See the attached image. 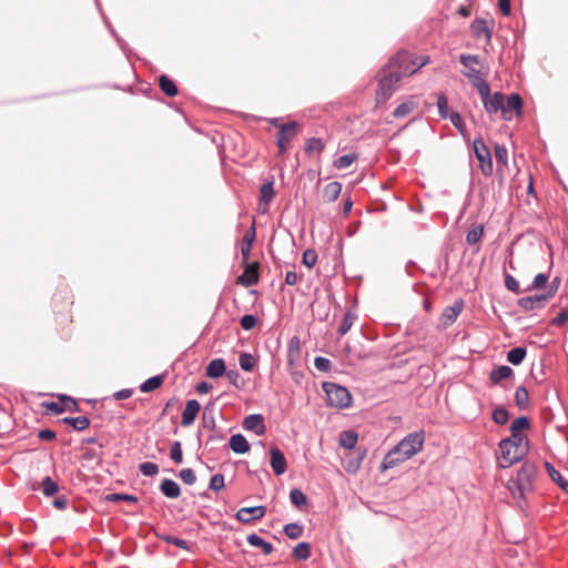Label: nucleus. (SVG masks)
I'll list each match as a JSON object with an SVG mask.
<instances>
[{"instance_id": "f257e3e1", "label": "nucleus", "mask_w": 568, "mask_h": 568, "mask_svg": "<svg viewBox=\"0 0 568 568\" xmlns=\"http://www.w3.org/2000/svg\"><path fill=\"white\" fill-rule=\"evenodd\" d=\"M430 61L428 55H415L408 51L397 52L387 63L389 68L396 70L400 78L416 73L420 68Z\"/></svg>"}, {"instance_id": "5fc2aeb1", "label": "nucleus", "mask_w": 568, "mask_h": 568, "mask_svg": "<svg viewBox=\"0 0 568 568\" xmlns=\"http://www.w3.org/2000/svg\"><path fill=\"white\" fill-rule=\"evenodd\" d=\"M354 320H355V316L351 312H347L338 327V333L341 335H345L351 329V327L354 323Z\"/></svg>"}, {"instance_id": "8fccbe9b", "label": "nucleus", "mask_w": 568, "mask_h": 568, "mask_svg": "<svg viewBox=\"0 0 568 568\" xmlns=\"http://www.w3.org/2000/svg\"><path fill=\"white\" fill-rule=\"evenodd\" d=\"M240 366L245 372H251L254 368L255 359L248 353H243L239 358Z\"/></svg>"}, {"instance_id": "1a4fd4ad", "label": "nucleus", "mask_w": 568, "mask_h": 568, "mask_svg": "<svg viewBox=\"0 0 568 568\" xmlns=\"http://www.w3.org/2000/svg\"><path fill=\"white\" fill-rule=\"evenodd\" d=\"M424 434L422 432H415L408 434L397 444V450L404 454V457L409 459L418 452L422 450L424 444Z\"/></svg>"}, {"instance_id": "864d4df0", "label": "nucleus", "mask_w": 568, "mask_h": 568, "mask_svg": "<svg viewBox=\"0 0 568 568\" xmlns=\"http://www.w3.org/2000/svg\"><path fill=\"white\" fill-rule=\"evenodd\" d=\"M508 419H509V414H508L507 409H505L504 407H497L493 412V420L496 424L504 425L508 422Z\"/></svg>"}, {"instance_id": "c9c22d12", "label": "nucleus", "mask_w": 568, "mask_h": 568, "mask_svg": "<svg viewBox=\"0 0 568 568\" xmlns=\"http://www.w3.org/2000/svg\"><path fill=\"white\" fill-rule=\"evenodd\" d=\"M159 85H160V89L168 97L172 98L178 94V88H176L175 83L165 74H163L159 78Z\"/></svg>"}, {"instance_id": "bb28decb", "label": "nucleus", "mask_w": 568, "mask_h": 568, "mask_svg": "<svg viewBox=\"0 0 568 568\" xmlns=\"http://www.w3.org/2000/svg\"><path fill=\"white\" fill-rule=\"evenodd\" d=\"M417 108V102L414 97H410L406 101L402 102L393 112V116L396 119H403L408 116Z\"/></svg>"}, {"instance_id": "5701e85b", "label": "nucleus", "mask_w": 568, "mask_h": 568, "mask_svg": "<svg viewBox=\"0 0 568 568\" xmlns=\"http://www.w3.org/2000/svg\"><path fill=\"white\" fill-rule=\"evenodd\" d=\"M274 195L273 182L263 183L260 189V210L263 213L267 211L268 204L274 199Z\"/></svg>"}, {"instance_id": "de8ad7c7", "label": "nucleus", "mask_w": 568, "mask_h": 568, "mask_svg": "<svg viewBox=\"0 0 568 568\" xmlns=\"http://www.w3.org/2000/svg\"><path fill=\"white\" fill-rule=\"evenodd\" d=\"M41 488L45 496H52L59 490L58 484L51 477L43 478Z\"/></svg>"}, {"instance_id": "79ce46f5", "label": "nucleus", "mask_w": 568, "mask_h": 568, "mask_svg": "<svg viewBox=\"0 0 568 568\" xmlns=\"http://www.w3.org/2000/svg\"><path fill=\"white\" fill-rule=\"evenodd\" d=\"M293 557L298 560H306L311 555V547L307 542H300L293 548Z\"/></svg>"}, {"instance_id": "052dcab7", "label": "nucleus", "mask_w": 568, "mask_h": 568, "mask_svg": "<svg viewBox=\"0 0 568 568\" xmlns=\"http://www.w3.org/2000/svg\"><path fill=\"white\" fill-rule=\"evenodd\" d=\"M224 476L222 474H215L211 477L210 489L220 491L224 488Z\"/></svg>"}, {"instance_id": "69168bd1", "label": "nucleus", "mask_w": 568, "mask_h": 568, "mask_svg": "<svg viewBox=\"0 0 568 568\" xmlns=\"http://www.w3.org/2000/svg\"><path fill=\"white\" fill-rule=\"evenodd\" d=\"M256 322H257V320L255 316L247 314V315L242 316L240 323H241V326L243 329L250 331L256 325Z\"/></svg>"}, {"instance_id": "603ef678", "label": "nucleus", "mask_w": 568, "mask_h": 568, "mask_svg": "<svg viewBox=\"0 0 568 568\" xmlns=\"http://www.w3.org/2000/svg\"><path fill=\"white\" fill-rule=\"evenodd\" d=\"M170 457L175 464H181L183 460L182 445L180 442H174L170 448Z\"/></svg>"}, {"instance_id": "c03bdc74", "label": "nucleus", "mask_w": 568, "mask_h": 568, "mask_svg": "<svg viewBox=\"0 0 568 568\" xmlns=\"http://www.w3.org/2000/svg\"><path fill=\"white\" fill-rule=\"evenodd\" d=\"M515 403L519 408H526L528 406L529 395L524 386L517 387L515 392Z\"/></svg>"}, {"instance_id": "a211bd4d", "label": "nucleus", "mask_w": 568, "mask_h": 568, "mask_svg": "<svg viewBox=\"0 0 568 568\" xmlns=\"http://www.w3.org/2000/svg\"><path fill=\"white\" fill-rule=\"evenodd\" d=\"M201 409V405L197 400L191 399L186 402L185 408L182 413L181 424L186 427L194 423L199 412Z\"/></svg>"}, {"instance_id": "cd10ccee", "label": "nucleus", "mask_w": 568, "mask_h": 568, "mask_svg": "<svg viewBox=\"0 0 568 568\" xmlns=\"http://www.w3.org/2000/svg\"><path fill=\"white\" fill-rule=\"evenodd\" d=\"M254 240H255V225L253 224L252 227L243 236V243L241 246V254H242L243 262H246L248 260Z\"/></svg>"}, {"instance_id": "13d9d810", "label": "nucleus", "mask_w": 568, "mask_h": 568, "mask_svg": "<svg viewBox=\"0 0 568 568\" xmlns=\"http://www.w3.org/2000/svg\"><path fill=\"white\" fill-rule=\"evenodd\" d=\"M317 262V254L314 250H306L303 253L302 263L308 267L312 268Z\"/></svg>"}, {"instance_id": "e2e57ef3", "label": "nucleus", "mask_w": 568, "mask_h": 568, "mask_svg": "<svg viewBox=\"0 0 568 568\" xmlns=\"http://www.w3.org/2000/svg\"><path fill=\"white\" fill-rule=\"evenodd\" d=\"M447 118H449L453 125L462 133H465V124L463 119L458 112H452Z\"/></svg>"}, {"instance_id": "6ab92c4d", "label": "nucleus", "mask_w": 568, "mask_h": 568, "mask_svg": "<svg viewBox=\"0 0 568 568\" xmlns=\"http://www.w3.org/2000/svg\"><path fill=\"white\" fill-rule=\"evenodd\" d=\"M243 427L261 436L265 433L264 418L261 414H252L244 418Z\"/></svg>"}, {"instance_id": "0eeeda50", "label": "nucleus", "mask_w": 568, "mask_h": 568, "mask_svg": "<svg viewBox=\"0 0 568 568\" xmlns=\"http://www.w3.org/2000/svg\"><path fill=\"white\" fill-rule=\"evenodd\" d=\"M500 466L508 468L519 462L527 453L526 446L515 445L509 439H503L499 444Z\"/></svg>"}, {"instance_id": "393cba45", "label": "nucleus", "mask_w": 568, "mask_h": 568, "mask_svg": "<svg viewBox=\"0 0 568 568\" xmlns=\"http://www.w3.org/2000/svg\"><path fill=\"white\" fill-rule=\"evenodd\" d=\"M342 192V184L337 181L329 182L326 184L322 192V200L325 203H332L336 201Z\"/></svg>"}, {"instance_id": "4be33fe9", "label": "nucleus", "mask_w": 568, "mask_h": 568, "mask_svg": "<svg viewBox=\"0 0 568 568\" xmlns=\"http://www.w3.org/2000/svg\"><path fill=\"white\" fill-rule=\"evenodd\" d=\"M407 460L406 457H404V454L397 450V445L387 453L384 460L381 464V470L385 471L387 469H390L395 466H397L400 463H404Z\"/></svg>"}, {"instance_id": "412c9836", "label": "nucleus", "mask_w": 568, "mask_h": 568, "mask_svg": "<svg viewBox=\"0 0 568 568\" xmlns=\"http://www.w3.org/2000/svg\"><path fill=\"white\" fill-rule=\"evenodd\" d=\"M270 453H271V467H272L273 471L275 473V475L280 476V475L284 474L286 471V467H287L284 454L275 446L271 448Z\"/></svg>"}, {"instance_id": "680f3d73", "label": "nucleus", "mask_w": 568, "mask_h": 568, "mask_svg": "<svg viewBox=\"0 0 568 568\" xmlns=\"http://www.w3.org/2000/svg\"><path fill=\"white\" fill-rule=\"evenodd\" d=\"M60 400L62 402V405L64 407V410L69 412H79V405L75 399L68 397V396H60Z\"/></svg>"}, {"instance_id": "9d476101", "label": "nucleus", "mask_w": 568, "mask_h": 568, "mask_svg": "<svg viewBox=\"0 0 568 568\" xmlns=\"http://www.w3.org/2000/svg\"><path fill=\"white\" fill-rule=\"evenodd\" d=\"M474 151L483 174L487 176L490 175L493 173L491 154L483 139L477 138L474 140Z\"/></svg>"}, {"instance_id": "2eb2a0df", "label": "nucleus", "mask_w": 568, "mask_h": 568, "mask_svg": "<svg viewBox=\"0 0 568 568\" xmlns=\"http://www.w3.org/2000/svg\"><path fill=\"white\" fill-rule=\"evenodd\" d=\"M549 300H550L549 295H547L546 293H544V294H535V295H531V296L521 297L518 301V305L524 311H531V310H535V308L544 307L545 304Z\"/></svg>"}, {"instance_id": "c756f323", "label": "nucleus", "mask_w": 568, "mask_h": 568, "mask_svg": "<svg viewBox=\"0 0 568 568\" xmlns=\"http://www.w3.org/2000/svg\"><path fill=\"white\" fill-rule=\"evenodd\" d=\"M225 373V362L222 358H215L206 366V376L210 378H219Z\"/></svg>"}, {"instance_id": "09e8293b", "label": "nucleus", "mask_w": 568, "mask_h": 568, "mask_svg": "<svg viewBox=\"0 0 568 568\" xmlns=\"http://www.w3.org/2000/svg\"><path fill=\"white\" fill-rule=\"evenodd\" d=\"M528 428H529V419L525 416L516 418L515 420H513V423L510 425L511 434L521 433L523 430H526Z\"/></svg>"}, {"instance_id": "ddd939ff", "label": "nucleus", "mask_w": 568, "mask_h": 568, "mask_svg": "<svg viewBox=\"0 0 568 568\" xmlns=\"http://www.w3.org/2000/svg\"><path fill=\"white\" fill-rule=\"evenodd\" d=\"M265 511L264 506L243 507L237 510L235 517L239 521L247 524L254 519H262L265 516Z\"/></svg>"}, {"instance_id": "a19ab883", "label": "nucleus", "mask_w": 568, "mask_h": 568, "mask_svg": "<svg viewBox=\"0 0 568 568\" xmlns=\"http://www.w3.org/2000/svg\"><path fill=\"white\" fill-rule=\"evenodd\" d=\"M526 356V348L515 347L507 353V361L513 365H519Z\"/></svg>"}, {"instance_id": "bf43d9fd", "label": "nucleus", "mask_w": 568, "mask_h": 568, "mask_svg": "<svg viewBox=\"0 0 568 568\" xmlns=\"http://www.w3.org/2000/svg\"><path fill=\"white\" fill-rule=\"evenodd\" d=\"M179 477L183 483L193 485L196 481V475L191 468H184L180 471Z\"/></svg>"}, {"instance_id": "4c0bfd02", "label": "nucleus", "mask_w": 568, "mask_h": 568, "mask_svg": "<svg viewBox=\"0 0 568 568\" xmlns=\"http://www.w3.org/2000/svg\"><path fill=\"white\" fill-rule=\"evenodd\" d=\"M324 148L325 145L321 139L311 138L306 141L304 150L307 155H312L313 153H322Z\"/></svg>"}, {"instance_id": "9b49d317", "label": "nucleus", "mask_w": 568, "mask_h": 568, "mask_svg": "<svg viewBox=\"0 0 568 568\" xmlns=\"http://www.w3.org/2000/svg\"><path fill=\"white\" fill-rule=\"evenodd\" d=\"M494 27L495 21L493 18H476L470 24V30L476 39L484 37L486 43L489 44L491 42Z\"/></svg>"}, {"instance_id": "7ed1b4c3", "label": "nucleus", "mask_w": 568, "mask_h": 568, "mask_svg": "<svg viewBox=\"0 0 568 568\" xmlns=\"http://www.w3.org/2000/svg\"><path fill=\"white\" fill-rule=\"evenodd\" d=\"M402 78L396 70L385 65L378 75V88L376 90V104L385 103L395 92Z\"/></svg>"}, {"instance_id": "423d86ee", "label": "nucleus", "mask_w": 568, "mask_h": 568, "mask_svg": "<svg viewBox=\"0 0 568 568\" xmlns=\"http://www.w3.org/2000/svg\"><path fill=\"white\" fill-rule=\"evenodd\" d=\"M537 475V468L534 464L525 463L517 471L516 480H513L509 485V489L515 495V489L519 496L523 497L526 490H530L532 480Z\"/></svg>"}, {"instance_id": "aec40b11", "label": "nucleus", "mask_w": 568, "mask_h": 568, "mask_svg": "<svg viewBox=\"0 0 568 568\" xmlns=\"http://www.w3.org/2000/svg\"><path fill=\"white\" fill-rule=\"evenodd\" d=\"M258 282V263L248 264L243 274L239 276L237 283L244 286H252Z\"/></svg>"}, {"instance_id": "6e6d98bb", "label": "nucleus", "mask_w": 568, "mask_h": 568, "mask_svg": "<svg viewBox=\"0 0 568 568\" xmlns=\"http://www.w3.org/2000/svg\"><path fill=\"white\" fill-rule=\"evenodd\" d=\"M160 538L169 544H172V545L179 547L180 549H183V550L189 549L187 541L184 539H180V538L171 536V535H162V536H160Z\"/></svg>"}, {"instance_id": "ea45409f", "label": "nucleus", "mask_w": 568, "mask_h": 568, "mask_svg": "<svg viewBox=\"0 0 568 568\" xmlns=\"http://www.w3.org/2000/svg\"><path fill=\"white\" fill-rule=\"evenodd\" d=\"M290 499L294 506L302 509L307 505V497L306 495L297 488H294L290 493Z\"/></svg>"}, {"instance_id": "f03ea898", "label": "nucleus", "mask_w": 568, "mask_h": 568, "mask_svg": "<svg viewBox=\"0 0 568 568\" xmlns=\"http://www.w3.org/2000/svg\"><path fill=\"white\" fill-rule=\"evenodd\" d=\"M459 60L465 67L463 74L478 90L479 94L485 95L488 91V83L485 79L487 73L483 72L481 58L476 54H462Z\"/></svg>"}, {"instance_id": "f8f14e48", "label": "nucleus", "mask_w": 568, "mask_h": 568, "mask_svg": "<svg viewBox=\"0 0 568 568\" xmlns=\"http://www.w3.org/2000/svg\"><path fill=\"white\" fill-rule=\"evenodd\" d=\"M484 104L485 110L488 113H497L498 111L503 112L504 106V94L499 92H495L490 94V88L488 87L487 93L479 94Z\"/></svg>"}, {"instance_id": "b1692460", "label": "nucleus", "mask_w": 568, "mask_h": 568, "mask_svg": "<svg viewBox=\"0 0 568 568\" xmlns=\"http://www.w3.org/2000/svg\"><path fill=\"white\" fill-rule=\"evenodd\" d=\"M301 359V341L300 337L293 336L288 342L287 364L295 366Z\"/></svg>"}, {"instance_id": "4468645a", "label": "nucleus", "mask_w": 568, "mask_h": 568, "mask_svg": "<svg viewBox=\"0 0 568 568\" xmlns=\"http://www.w3.org/2000/svg\"><path fill=\"white\" fill-rule=\"evenodd\" d=\"M464 301L457 300L452 306L446 307L440 316V322L444 327L450 326L463 312Z\"/></svg>"}, {"instance_id": "3c124183", "label": "nucleus", "mask_w": 568, "mask_h": 568, "mask_svg": "<svg viewBox=\"0 0 568 568\" xmlns=\"http://www.w3.org/2000/svg\"><path fill=\"white\" fill-rule=\"evenodd\" d=\"M105 500L106 501H128V503H133V504H136L138 503V497L133 496V495H128V494H109L105 496Z\"/></svg>"}, {"instance_id": "f704fd0d", "label": "nucleus", "mask_w": 568, "mask_h": 568, "mask_svg": "<svg viewBox=\"0 0 568 568\" xmlns=\"http://www.w3.org/2000/svg\"><path fill=\"white\" fill-rule=\"evenodd\" d=\"M545 467L550 476V478L558 484V486L568 494V480L564 478V476L555 469V467L550 463H546Z\"/></svg>"}, {"instance_id": "37998d69", "label": "nucleus", "mask_w": 568, "mask_h": 568, "mask_svg": "<svg viewBox=\"0 0 568 568\" xmlns=\"http://www.w3.org/2000/svg\"><path fill=\"white\" fill-rule=\"evenodd\" d=\"M357 160V154L348 153L337 158L334 161V166L338 170L347 169Z\"/></svg>"}, {"instance_id": "6e6552de", "label": "nucleus", "mask_w": 568, "mask_h": 568, "mask_svg": "<svg viewBox=\"0 0 568 568\" xmlns=\"http://www.w3.org/2000/svg\"><path fill=\"white\" fill-rule=\"evenodd\" d=\"M300 129L301 126L296 121L288 122L285 125H280V131L276 138L280 156H283L290 149L291 142L297 136Z\"/></svg>"}, {"instance_id": "39448f33", "label": "nucleus", "mask_w": 568, "mask_h": 568, "mask_svg": "<svg viewBox=\"0 0 568 568\" xmlns=\"http://www.w3.org/2000/svg\"><path fill=\"white\" fill-rule=\"evenodd\" d=\"M323 389L326 394L328 406L342 409L352 404V395L346 387L326 382L323 384Z\"/></svg>"}, {"instance_id": "c85d7f7f", "label": "nucleus", "mask_w": 568, "mask_h": 568, "mask_svg": "<svg viewBox=\"0 0 568 568\" xmlns=\"http://www.w3.org/2000/svg\"><path fill=\"white\" fill-rule=\"evenodd\" d=\"M230 448L236 454H245L250 450V445L243 435L235 434L230 438Z\"/></svg>"}, {"instance_id": "f3484780", "label": "nucleus", "mask_w": 568, "mask_h": 568, "mask_svg": "<svg viewBox=\"0 0 568 568\" xmlns=\"http://www.w3.org/2000/svg\"><path fill=\"white\" fill-rule=\"evenodd\" d=\"M495 158L497 162V175L499 183L503 184L505 178V169L508 166V151L505 145H495Z\"/></svg>"}, {"instance_id": "dca6fc26", "label": "nucleus", "mask_w": 568, "mask_h": 568, "mask_svg": "<svg viewBox=\"0 0 568 568\" xmlns=\"http://www.w3.org/2000/svg\"><path fill=\"white\" fill-rule=\"evenodd\" d=\"M523 100L519 94L513 93L507 98L506 104L503 106V118L506 121L511 120V111H515L518 115L521 113Z\"/></svg>"}, {"instance_id": "0e129e2a", "label": "nucleus", "mask_w": 568, "mask_h": 568, "mask_svg": "<svg viewBox=\"0 0 568 568\" xmlns=\"http://www.w3.org/2000/svg\"><path fill=\"white\" fill-rule=\"evenodd\" d=\"M314 365L315 367L321 371V372H327L331 369V366H332V363L328 358L326 357H322V356H317L315 357L314 359Z\"/></svg>"}, {"instance_id": "49530a36", "label": "nucleus", "mask_w": 568, "mask_h": 568, "mask_svg": "<svg viewBox=\"0 0 568 568\" xmlns=\"http://www.w3.org/2000/svg\"><path fill=\"white\" fill-rule=\"evenodd\" d=\"M284 532L290 539H297L303 535V527L295 523L287 524L284 527Z\"/></svg>"}, {"instance_id": "58836bf2", "label": "nucleus", "mask_w": 568, "mask_h": 568, "mask_svg": "<svg viewBox=\"0 0 568 568\" xmlns=\"http://www.w3.org/2000/svg\"><path fill=\"white\" fill-rule=\"evenodd\" d=\"M163 384V376H153L146 379L142 385L140 386L141 392L143 393H150L159 388Z\"/></svg>"}, {"instance_id": "473e14b6", "label": "nucleus", "mask_w": 568, "mask_h": 568, "mask_svg": "<svg viewBox=\"0 0 568 568\" xmlns=\"http://www.w3.org/2000/svg\"><path fill=\"white\" fill-rule=\"evenodd\" d=\"M247 542L253 547L261 548L264 555H270L273 551V545L265 541L262 537H260L256 534L248 535Z\"/></svg>"}, {"instance_id": "20e7f679", "label": "nucleus", "mask_w": 568, "mask_h": 568, "mask_svg": "<svg viewBox=\"0 0 568 568\" xmlns=\"http://www.w3.org/2000/svg\"><path fill=\"white\" fill-rule=\"evenodd\" d=\"M73 305V296L70 292L59 293L52 297V307L57 316V324L62 328L73 322L71 306Z\"/></svg>"}, {"instance_id": "338daca9", "label": "nucleus", "mask_w": 568, "mask_h": 568, "mask_svg": "<svg viewBox=\"0 0 568 568\" xmlns=\"http://www.w3.org/2000/svg\"><path fill=\"white\" fill-rule=\"evenodd\" d=\"M438 112L442 118L446 119L448 114V102L445 95H440L437 100Z\"/></svg>"}, {"instance_id": "4d7b16f0", "label": "nucleus", "mask_w": 568, "mask_h": 568, "mask_svg": "<svg viewBox=\"0 0 568 568\" xmlns=\"http://www.w3.org/2000/svg\"><path fill=\"white\" fill-rule=\"evenodd\" d=\"M139 469L144 476H154L159 473V466L151 462L140 464Z\"/></svg>"}, {"instance_id": "a878e982", "label": "nucleus", "mask_w": 568, "mask_h": 568, "mask_svg": "<svg viewBox=\"0 0 568 568\" xmlns=\"http://www.w3.org/2000/svg\"><path fill=\"white\" fill-rule=\"evenodd\" d=\"M365 450L362 453H358L356 456L353 453H349L345 456V465L344 469L348 474H356L362 465V462L365 457Z\"/></svg>"}, {"instance_id": "7c9ffc66", "label": "nucleus", "mask_w": 568, "mask_h": 568, "mask_svg": "<svg viewBox=\"0 0 568 568\" xmlns=\"http://www.w3.org/2000/svg\"><path fill=\"white\" fill-rule=\"evenodd\" d=\"M513 375H514V371L509 366L501 365V366H497L496 368H494L490 372L489 378L493 384H498L501 381L511 377Z\"/></svg>"}, {"instance_id": "72a5a7b5", "label": "nucleus", "mask_w": 568, "mask_h": 568, "mask_svg": "<svg viewBox=\"0 0 568 568\" xmlns=\"http://www.w3.org/2000/svg\"><path fill=\"white\" fill-rule=\"evenodd\" d=\"M358 435L353 430H344L339 434L338 443L346 449H353L357 444Z\"/></svg>"}, {"instance_id": "774afa93", "label": "nucleus", "mask_w": 568, "mask_h": 568, "mask_svg": "<svg viewBox=\"0 0 568 568\" xmlns=\"http://www.w3.org/2000/svg\"><path fill=\"white\" fill-rule=\"evenodd\" d=\"M568 321V310H564L552 318L551 325L562 326Z\"/></svg>"}, {"instance_id": "2f4dec72", "label": "nucleus", "mask_w": 568, "mask_h": 568, "mask_svg": "<svg viewBox=\"0 0 568 568\" xmlns=\"http://www.w3.org/2000/svg\"><path fill=\"white\" fill-rule=\"evenodd\" d=\"M161 491L168 498H178L181 495L180 486L172 479L165 478L161 483Z\"/></svg>"}, {"instance_id": "e433bc0d", "label": "nucleus", "mask_w": 568, "mask_h": 568, "mask_svg": "<svg viewBox=\"0 0 568 568\" xmlns=\"http://www.w3.org/2000/svg\"><path fill=\"white\" fill-rule=\"evenodd\" d=\"M62 422L67 425H70L75 430H84L90 425V420L85 416L64 417Z\"/></svg>"}, {"instance_id": "a18cd8bd", "label": "nucleus", "mask_w": 568, "mask_h": 568, "mask_svg": "<svg viewBox=\"0 0 568 568\" xmlns=\"http://www.w3.org/2000/svg\"><path fill=\"white\" fill-rule=\"evenodd\" d=\"M484 234L483 225H477L468 231L466 235V242L470 245L478 243Z\"/></svg>"}]
</instances>
